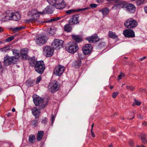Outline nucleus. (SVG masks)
<instances>
[{"instance_id":"obj_44","label":"nucleus","mask_w":147,"mask_h":147,"mask_svg":"<svg viewBox=\"0 0 147 147\" xmlns=\"http://www.w3.org/2000/svg\"><path fill=\"white\" fill-rule=\"evenodd\" d=\"M131 115L132 116V117H129L127 119H130V120H132L133 119L134 117V113L133 112H131Z\"/></svg>"},{"instance_id":"obj_60","label":"nucleus","mask_w":147,"mask_h":147,"mask_svg":"<svg viewBox=\"0 0 147 147\" xmlns=\"http://www.w3.org/2000/svg\"><path fill=\"white\" fill-rule=\"evenodd\" d=\"M3 31V29L1 27H0V32H2Z\"/></svg>"},{"instance_id":"obj_7","label":"nucleus","mask_w":147,"mask_h":147,"mask_svg":"<svg viewBox=\"0 0 147 147\" xmlns=\"http://www.w3.org/2000/svg\"><path fill=\"white\" fill-rule=\"evenodd\" d=\"M18 61L12 56H10L7 55L4 58L3 63L6 66H8L12 64H15Z\"/></svg>"},{"instance_id":"obj_38","label":"nucleus","mask_w":147,"mask_h":147,"mask_svg":"<svg viewBox=\"0 0 147 147\" xmlns=\"http://www.w3.org/2000/svg\"><path fill=\"white\" fill-rule=\"evenodd\" d=\"M14 36L9 37L6 39V41L8 42H10L13 40L14 39Z\"/></svg>"},{"instance_id":"obj_64","label":"nucleus","mask_w":147,"mask_h":147,"mask_svg":"<svg viewBox=\"0 0 147 147\" xmlns=\"http://www.w3.org/2000/svg\"><path fill=\"white\" fill-rule=\"evenodd\" d=\"M12 111H13V112H15V111H16V110L14 108H13L12 109Z\"/></svg>"},{"instance_id":"obj_40","label":"nucleus","mask_w":147,"mask_h":147,"mask_svg":"<svg viewBox=\"0 0 147 147\" xmlns=\"http://www.w3.org/2000/svg\"><path fill=\"white\" fill-rule=\"evenodd\" d=\"M142 142L144 144H146L147 143V140L144 137H142L141 139Z\"/></svg>"},{"instance_id":"obj_28","label":"nucleus","mask_w":147,"mask_h":147,"mask_svg":"<svg viewBox=\"0 0 147 147\" xmlns=\"http://www.w3.org/2000/svg\"><path fill=\"white\" fill-rule=\"evenodd\" d=\"M56 29H55L54 27L50 28H49L47 30V32L48 34L50 35H52L55 33Z\"/></svg>"},{"instance_id":"obj_5","label":"nucleus","mask_w":147,"mask_h":147,"mask_svg":"<svg viewBox=\"0 0 147 147\" xmlns=\"http://www.w3.org/2000/svg\"><path fill=\"white\" fill-rule=\"evenodd\" d=\"M34 69L38 73L42 74L45 69V65L43 61H38L34 65Z\"/></svg>"},{"instance_id":"obj_12","label":"nucleus","mask_w":147,"mask_h":147,"mask_svg":"<svg viewBox=\"0 0 147 147\" xmlns=\"http://www.w3.org/2000/svg\"><path fill=\"white\" fill-rule=\"evenodd\" d=\"M48 88L49 91L51 93H53L56 92L59 89V86L56 82H52L49 84Z\"/></svg>"},{"instance_id":"obj_32","label":"nucleus","mask_w":147,"mask_h":147,"mask_svg":"<svg viewBox=\"0 0 147 147\" xmlns=\"http://www.w3.org/2000/svg\"><path fill=\"white\" fill-rule=\"evenodd\" d=\"M37 62L34 58H30L29 60V62L32 66H33V64L35 65Z\"/></svg>"},{"instance_id":"obj_8","label":"nucleus","mask_w":147,"mask_h":147,"mask_svg":"<svg viewBox=\"0 0 147 147\" xmlns=\"http://www.w3.org/2000/svg\"><path fill=\"white\" fill-rule=\"evenodd\" d=\"M48 39V37L45 34H42L36 36L35 40L37 44L41 45L46 42Z\"/></svg>"},{"instance_id":"obj_29","label":"nucleus","mask_w":147,"mask_h":147,"mask_svg":"<svg viewBox=\"0 0 147 147\" xmlns=\"http://www.w3.org/2000/svg\"><path fill=\"white\" fill-rule=\"evenodd\" d=\"M64 30L69 32L71 31L72 30V27L70 25V24H66L64 27Z\"/></svg>"},{"instance_id":"obj_2","label":"nucleus","mask_w":147,"mask_h":147,"mask_svg":"<svg viewBox=\"0 0 147 147\" xmlns=\"http://www.w3.org/2000/svg\"><path fill=\"white\" fill-rule=\"evenodd\" d=\"M65 49L68 53L73 54L77 51L79 47L76 42H69L66 44Z\"/></svg>"},{"instance_id":"obj_9","label":"nucleus","mask_w":147,"mask_h":147,"mask_svg":"<svg viewBox=\"0 0 147 147\" xmlns=\"http://www.w3.org/2000/svg\"><path fill=\"white\" fill-rule=\"evenodd\" d=\"M122 8L124 9L127 12L130 13L134 12L136 10L135 5L129 3L123 5Z\"/></svg>"},{"instance_id":"obj_58","label":"nucleus","mask_w":147,"mask_h":147,"mask_svg":"<svg viewBox=\"0 0 147 147\" xmlns=\"http://www.w3.org/2000/svg\"><path fill=\"white\" fill-rule=\"evenodd\" d=\"M140 90L141 92H143L144 91H145V89H144L141 88Z\"/></svg>"},{"instance_id":"obj_61","label":"nucleus","mask_w":147,"mask_h":147,"mask_svg":"<svg viewBox=\"0 0 147 147\" xmlns=\"http://www.w3.org/2000/svg\"><path fill=\"white\" fill-rule=\"evenodd\" d=\"M94 123H93L91 125V130H93V128L94 127Z\"/></svg>"},{"instance_id":"obj_27","label":"nucleus","mask_w":147,"mask_h":147,"mask_svg":"<svg viewBox=\"0 0 147 147\" xmlns=\"http://www.w3.org/2000/svg\"><path fill=\"white\" fill-rule=\"evenodd\" d=\"M99 12H101L103 16H105L107 15L109 12V9L107 8H105L99 10Z\"/></svg>"},{"instance_id":"obj_35","label":"nucleus","mask_w":147,"mask_h":147,"mask_svg":"<svg viewBox=\"0 0 147 147\" xmlns=\"http://www.w3.org/2000/svg\"><path fill=\"white\" fill-rule=\"evenodd\" d=\"M10 49L9 47H5L1 49V50L2 51L5 52H7L8 51H9Z\"/></svg>"},{"instance_id":"obj_25","label":"nucleus","mask_w":147,"mask_h":147,"mask_svg":"<svg viewBox=\"0 0 147 147\" xmlns=\"http://www.w3.org/2000/svg\"><path fill=\"white\" fill-rule=\"evenodd\" d=\"M109 36L113 39H117L118 38V36L114 32L109 31L108 33Z\"/></svg>"},{"instance_id":"obj_3","label":"nucleus","mask_w":147,"mask_h":147,"mask_svg":"<svg viewBox=\"0 0 147 147\" xmlns=\"http://www.w3.org/2000/svg\"><path fill=\"white\" fill-rule=\"evenodd\" d=\"M33 101L36 106H39L40 109H43L47 105V100L42 99L39 97L33 96Z\"/></svg>"},{"instance_id":"obj_23","label":"nucleus","mask_w":147,"mask_h":147,"mask_svg":"<svg viewBox=\"0 0 147 147\" xmlns=\"http://www.w3.org/2000/svg\"><path fill=\"white\" fill-rule=\"evenodd\" d=\"M12 18V20L17 21L20 20L21 16L18 13H13Z\"/></svg>"},{"instance_id":"obj_52","label":"nucleus","mask_w":147,"mask_h":147,"mask_svg":"<svg viewBox=\"0 0 147 147\" xmlns=\"http://www.w3.org/2000/svg\"><path fill=\"white\" fill-rule=\"evenodd\" d=\"M111 130L113 132H114L115 130V129L114 127H112L111 128Z\"/></svg>"},{"instance_id":"obj_17","label":"nucleus","mask_w":147,"mask_h":147,"mask_svg":"<svg viewBox=\"0 0 147 147\" xmlns=\"http://www.w3.org/2000/svg\"><path fill=\"white\" fill-rule=\"evenodd\" d=\"M79 18L78 15L76 14L73 15L69 21V23L71 25H73L78 23Z\"/></svg>"},{"instance_id":"obj_13","label":"nucleus","mask_w":147,"mask_h":147,"mask_svg":"<svg viewBox=\"0 0 147 147\" xmlns=\"http://www.w3.org/2000/svg\"><path fill=\"white\" fill-rule=\"evenodd\" d=\"M44 53L47 57L51 56L53 54L54 49L50 46H47L43 48Z\"/></svg>"},{"instance_id":"obj_47","label":"nucleus","mask_w":147,"mask_h":147,"mask_svg":"<svg viewBox=\"0 0 147 147\" xmlns=\"http://www.w3.org/2000/svg\"><path fill=\"white\" fill-rule=\"evenodd\" d=\"M55 117L54 115L52 114L51 117V123L52 125L55 119Z\"/></svg>"},{"instance_id":"obj_37","label":"nucleus","mask_w":147,"mask_h":147,"mask_svg":"<svg viewBox=\"0 0 147 147\" xmlns=\"http://www.w3.org/2000/svg\"><path fill=\"white\" fill-rule=\"evenodd\" d=\"M60 17H58L57 18H54L52 19H51L49 21V22H51L53 21L58 20L60 19Z\"/></svg>"},{"instance_id":"obj_42","label":"nucleus","mask_w":147,"mask_h":147,"mask_svg":"<svg viewBox=\"0 0 147 147\" xmlns=\"http://www.w3.org/2000/svg\"><path fill=\"white\" fill-rule=\"evenodd\" d=\"M126 88L131 91H133L134 90V88L133 87L131 86H126Z\"/></svg>"},{"instance_id":"obj_18","label":"nucleus","mask_w":147,"mask_h":147,"mask_svg":"<svg viewBox=\"0 0 147 147\" xmlns=\"http://www.w3.org/2000/svg\"><path fill=\"white\" fill-rule=\"evenodd\" d=\"M6 14L5 17L1 20L2 22H6L9 20H12L13 13L8 11L7 12Z\"/></svg>"},{"instance_id":"obj_56","label":"nucleus","mask_w":147,"mask_h":147,"mask_svg":"<svg viewBox=\"0 0 147 147\" xmlns=\"http://www.w3.org/2000/svg\"><path fill=\"white\" fill-rule=\"evenodd\" d=\"M87 8H85L81 9H80L78 10V11H81L84 10H85L86 9H87Z\"/></svg>"},{"instance_id":"obj_19","label":"nucleus","mask_w":147,"mask_h":147,"mask_svg":"<svg viewBox=\"0 0 147 147\" xmlns=\"http://www.w3.org/2000/svg\"><path fill=\"white\" fill-rule=\"evenodd\" d=\"M11 51L13 55H14L12 56L14 58H15L18 61L20 57L19 51L17 49H11Z\"/></svg>"},{"instance_id":"obj_31","label":"nucleus","mask_w":147,"mask_h":147,"mask_svg":"<svg viewBox=\"0 0 147 147\" xmlns=\"http://www.w3.org/2000/svg\"><path fill=\"white\" fill-rule=\"evenodd\" d=\"M36 119L35 118V119L33 120L31 122V125L34 127L37 126L38 123V118L37 119Z\"/></svg>"},{"instance_id":"obj_51","label":"nucleus","mask_w":147,"mask_h":147,"mask_svg":"<svg viewBox=\"0 0 147 147\" xmlns=\"http://www.w3.org/2000/svg\"><path fill=\"white\" fill-rule=\"evenodd\" d=\"M96 1L98 3H101L104 0H96Z\"/></svg>"},{"instance_id":"obj_11","label":"nucleus","mask_w":147,"mask_h":147,"mask_svg":"<svg viewBox=\"0 0 147 147\" xmlns=\"http://www.w3.org/2000/svg\"><path fill=\"white\" fill-rule=\"evenodd\" d=\"M64 41L59 39H54L52 43V46L55 49H59L63 47Z\"/></svg>"},{"instance_id":"obj_33","label":"nucleus","mask_w":147,"mask_h":147,"mask_svg":"<svg viewBox=\"0 0 147 147\" xmlns=\"http://www.w3.org/2000/svg\"><path fill=\"white\" fill-rule=\"evenodd\" d=\"M132 1H136V4L138 6H140L142 4L145 0H132Z\"/></svg>"},{"instance_id":"obj_62","label":"nucleus","mask_w":147,"mask_h":147,"mask_svg":"<svg viewBox=\"0 0 147 147\" xmlns=\"http://www.w3.org/2000/svg\"><path fill=\"white\" fill-rule=\"evenodd\" d=\"M117 115V113H115L114 114H113V115H112V117H114L115 115Z\"/></svg>"},{"instance_id":"obj_63","label":"nucleus","mask_w":147,"mask_h":147,"mask_svg":"<svg viewBox=\"0 0 147 147\" xmlns=\"http://www.w3.org/2000/svg\"><path fill=\"white\" fill-rule=\"evenodd\" d=\"M2 67V65L1 62L0 61V69Z\"/></svg>"},{"instance_id":"obj_57","label":"nucleus","mask_w":147,"mask_h":147,"mask_svg":"<svg viewBox=\"0 0 147 147\" xmlns=\"http://www.w3.org/2000/svg\"><path fill=\"white\" fill-rule=\"evenodd\" d=\"M142 124L143 125H144L145 126H146L147 125V123L146 122L144 121V122L143 123H142Z\"/></svg>"},{"instance_id":"obj_55","label":"nucleus","mask_w":147,"mask_h":147,"mask_svg":"<svg viewBox=\"0 0 147 147\" xmlns=\"http://www.w3.org/2000/svg\"><path fill=\"white\" fill-rule=\"evenodd\" d=\"M146 58V57H143L141 58L140 59V60L141 61H143Z\"/></svg>"},{"instance_id":"obj_30","label":"nucleus","mask_w":147,"mask_h":147,"mask_svg":"<svg viewBox=\"0 0 147 147\" xmlns=\"http://www.w3.org/2000/svg\"><path fill=\"white\" fill-rule=\"evenodd\" d=\"M35 137L33 135H30L29 136L28 140L30 143H34L35 141Z\"/></svg>"},{"instance_id":"obj_41","label":"nucleus","mask_w":147,"mask_h":147,"mask_svg":"<svg viewBox=\"0 0 147 147\" xmlns=\"http://www.w3.org/2000/svg\"><path fill=\"white\" fill-rule=\"evenodd\" d=\"M125 76V75L123 73H121V74L120 75H119L118 76V80L121 79L122 78L124 77Z\"/></svg>"},{"instance_id":"obj_34","label":"nucleus","mask_w":147,"mask_h":147,"mask_svg":"<svg viewBox=\"0 0 147 147\" xmlns=\"http://www.w3.org/2000/svg\"><path fill=\"white\" fill-rule=\"evenodd\" d=\"M25 28L24 26H21L20 27H16L13 29V30L14 31H18L20 30L23 29Z\"/></svg>"},{"instance_id":"obj_26","label":"nucleus","mask_w":147,"mask_h":147,"mask_svg":"<svg viewBox=\"0 0 147 147\" xmlns=\"http://www.w3.org/2000/svg\"><path fill=\"white\" fill-rule=\"evenodd\" d=\"M82 62L80 60L76 61L73 63V66L76 68H79L81 65Z\"/></svg>"},{"instance_id":"obj_50","label":"nucleus","mask_w":147,"mask_h":147,"mask_svg":"<svg viewBox=\"0 0 147 147\" xmlns=\"http://www.w3.org/2000/svg\"><path fill=\"white\" fill-rule=\"evenodd\" d=\"M91 135H92V137H95V136L93 131V130H91Z\"/></svg>"},{"instance_id":"obj_15","label":"nucleus","mask_w":147,"mask_h":147,"mask_svg":"<svg viewBox=\"0 0 147 147\" xmlns=\"http://www.w3.org/2000/svg\"><path fill=\"white\" fill-rule=\"evenodd\" d=\"M92 49V46L90 44L85 45L82 48V51L85 55H88L90 53Z\"/></svg>"},{"instance_id":"obj_36","label":"nucleus","mask_w":147,"mask_h":147,"mask_svg":"<svg viewBox=\"0 0 147 147\" xmlns=\"http://www.w3.org/2000/svg\"><path fill=\"white\" fill-rule=\"evenodd\" d=\"M76 11L74 9H70L65 11V13L69 15L72 13L73 12H74Z\"/></svg>"},{"instance_id":"obj_22","label":"nucleus","mask_w":147,"mask_h":147,"mask_svg":"<svg viewBox=\"0 0 147 147\" xmlns=\"http://www.w3.org/2000/svg\"><path fill=\"white\" fill-rule=\"evenodd\" d=\"M20 55L22 58L25 59L27 58L28 50L26 49H22L20 52Z\"/></svg>"},{"instance_id":"obj_1","label":"nucleus","mask_w":147,"mask_h":147,"mask_svg":"<svg viewBox=\"0 0 147 147\" xmlns=\"http://www.w3.org/2000/svg\"><path fill=\"white\" fill-rule=\"evenodd\" d=\"M54 7L53 5L47 6L42 12H38L36 10H32L29 12V15L33 17V18L27 20L26 22H34L37 21V18L39 17L40 14L43 15L46 13H51L54 11Z\"/></svg>"},{"instance_id":"obj_21","label":"nucleus","mask_w":147,"mask_h":147,"mask_svg":"<svg viewBox=\"0 0 147 147\" xmlns=\"http://www.w3.org/2000/svg\"><path fill=\"white\" fill-rule=\"evenodd\" d=\"M72 38L76 42H80L82 40V38L81 35L73 34L71 35Z\"/></svg>"},{"instance_id":"obj_20","label":"nucleus","mask_w":147,"mask_h":147,"mask_svg":"<svg viewBox=\"0 0 147 147\" xmlns=\"http://www.w3.org/2000/svg\"><path fill=\"white\" fill-rule=\"evenodd\" d=\"M31 111L32 114L35 116V118H38V116L40 113V109L34 107L31 109Z\"/></svg>"},{"instance_id":"obj_24","label":"nucleus","mask_w":147,"mask_h":147,"mask_svg":"<svg viewBox=\"0 0 147 147\" xmlns=\"http://www.w3.org/2000/svg\"><path fill=\"white\" fill-rule=\"evenodd\" d=\"M44 135V132L43 131H39L38 132L36 137V140L37 141H40Z\"/></svg>"},{"instance_id":"obj_39","label":"nucleus","mask_w":147,"mask_h":147,"mask_svg":"<svg viewBox=\"0 0 147 147\" xmlns=\"http://www.w3.org/2000/svg\"><path fill=\"white\" fill-rule=\"evenodd\" d=\"M47 118L46 117H45L42 120L41 122L42 124H46L47 122Z\"/></svg>"},{"instance_id":"obj_53","label":"nucleus","mask_w":147,"mask_h":147,"mask_svg":"<svg viewBox=\"0 0 147 147\" xmlns=\"http://www.w3.org/2000/svg\"><path fill=\"white\" fill-rule=\"evenodd\" d=\"M144 10L145 12L147 14V6L144 7Z\"/></svg>"},{"instance_id":"obj_46","label":"nucleus","mask_w":147,"mask_h":147,"mask_svg":"<svg viewBox=\"0 0 147 147\" xmlns=\"http://www.w3.org/2000/svg\"><path fill=\"white\" fill-rule=\"evenodd\" d=\"M134 101V102L136 105L138 106H139L141 105V102H140L138 101H137L136 99H135Z\"/></svg>"},{"instance_id":"obj_49","label":"nucleus","mask_w":147,"mask_h":147,"mask_svg":"<svg viewBox=\"0 0 147 147\" xmlns=\"http://www.w3.org/2000/svg\"><path fill=\"white\" fill-rule=\"evenodd\" d=\"M134 144V142L132 141H130L129 142V144L131 146L130 147H133Z\"/></svg>"},{"instance_id":"obj_16","label":"nucleus","mask_w":147,"mask_h":147,"mask_svg":"<svg viewBox=\"0 0 147 147\" xmlns=\"http://www.w3.org/2000/svg\"><path fill=\"white\" fill-rule=\"evenodd\" d=\"M86 39L90 43H93L98 42L99 40V38L96 34H94L90 37H88Z\"/></svg>"},{"instance_id":"obj_4","label":"nucleus","mask_w":147,"mask_h":147,"mask_svg":"<svg viewBox=\"0 0 147 147\" xmlns=\"http://www.w3.org/2000/svg\"><path fill=\"white\" fill-rule=\"evenodd\" d=\"M48 2L57 9H61L64 7L65 5L63 0H47Z\"/></svg>"},{"instance_id":"obj_48","label":"nucleus","mask_w":147,"mask_h":147,"mask_svg":"<svg viewBox=\"0 0 147 147\" xmlns=\"http://www.w3.org/2000/svg\"><path fill=\"white\" fill-rule=\"evenodd\" d=\"M90 6L91 7V8H94L96 7L97 6V5L96 4L93 3L90 4Z\"/></svg>"},{"instance_id":"obj_10","label":"nucleus","mask_w":147,"mask_h":147,"mask_svg":"<svg viewBox=\"0 0 147 147\" xmlns=\"http://www.w3.org/2000/svg\"><path fill=\"white\" fill-rule=\"evenodd\" d=\"M65 69V67L61 65L56 66L54 69V74L56 76H59L63 73Z\"/></svg>"},{"instance_id":"obj_59","label":"nucleus","mask_w":147,"mask_h":147,"mask_svg":"<svg viewBox=\"0 0 147 147\" xmlns=\"http://www.w3.org/2000/svg\"><path fill=\"white\" fill-rule=\"evenodd\" d=\"M107 1H114L116 2H117L119 0H107Z\"/></svg>"},{"instance_id":"obj_14","label":"nucleus","mask_w":147,"mask_h":147,"mask_svg":"<svg viewBox=\"0 0 147 147\" xmlns=\"http://www.w3.org/2000/svg\"><path fill=\"white\" fill-rule=\"evenodd\" d=\"M123 34L126 37L133 38L135 36L134 32L131 29H126L124 30Z\"/></svg>"},{"instance_id":"obj_43","label":"nucleus","mask_w":147,"mask_h":147,"mask_svg":"<svg viewBox=\"0 0 147 147\" xmlns=\"http://www.w3.org/2000/svg\"><path fill=\"white\" fill-rule=\"evenodd\" d=\"M118 92H113L112 94V97L113 98H116V96H117V95H118Z\"/></svg>"},{"instance_id":"obj_54","label":"nucleus","mask_w":147,"mask_h":147,"mask_svg":"<svg viewBox=\"0 0 147 147\" xmlns=\"http://www.w3.org/2000/svg\"><path fill=\"white\" fill-rule=\"evenodd\" d=\"M138 117L139 118L141 119H143V117L140 115H138Z\"/></svg>"},{"instance_id":"obj_6","label":"nucleus","mask_w":147,"mask_h":147,"mask_svg":"<svg viewBox=\"0 0 147 147\" xmlns=\"http://www.w3.org/2000/svg\"><path fill=\"white\" fill-rule=\"evenodd\" d=\"M124 24L127 28L132 29L136 27L138 25V23L133 18H130L125 22Z\"/></svg>"},{"instance_id":"obj_45","label":"nucleus","mask_w":147,"mask_h":147,"mask_svg":"<svg viewBox=\"0 0 147 147\" xmlns=\"http://www.w3.org/2000/svg\"><path fill=\"white\" fill-rule=\"evenodd\" d=\"M41 80V76L38 77L36 79V83L38 84L40 82Z\"/></svg>"}]
</instances>
